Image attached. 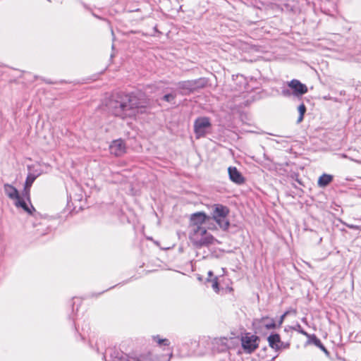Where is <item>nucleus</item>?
Returning a JSON list of instances; mask_svg holds the SVG:
<instances>
[{
  "instance_id": "13",
  "label": "nucleus",
  "mask_w": 361,
  "mask_h": 361,
  "mask_svg": "<svg viewBox=\"0 0 361 361\" xmlns=\"http://www.w3.org/2000/svg\"><path fill=\"white\" fill-rule=\"evenodd\" d=\"M333 178V176L330 174L324 173L321 176H319L317 180V185L321 188H324L332 182Z\"/></svg>"
},
{
  "instance_id": "27",
  "label": "nucleus",
  "mask_w": 361,
  "mask_h": 361,
  "mask_svg": "<svg viewBox=\"0 0 361 361\" xmlns=\"http://www.w3.org/2000/svg\"><path fill=\"white\" fill-rule=\"evenodd\" d=\"M301 333H302L303 335H305V336L308 337V338L310 336V334H307V332H305V331H301Z\"/></svg>"
},
{
  "instance_id": "17",
  "label": "nucleus",
  "mask_w": 361,
  "mask_h": 361,
  "mask_svg": "<svg viewBox=\"0 0 361 361\" xmlns=\"http://www.w3.org/2000/svg\"><path fill=\"white\" fill-rule=\"evenodd\" d=\"M298 111L300 113V116H299V117L298 118V123H300L303 120L304 115H305V111H306V107H305V105L304 104H301L298 106Z\"/></svg>"
},
{
  "instance_id": "23",
  "label": "nucleus",
  "mask_w": 361,
  "mask_h": 361,
  "mask_svg": "<svg viewBox=\"0 0 361 361\" xmlns=\"http://www.w3.org/2000/svg\"><path fill=\"white\" fill-rule=\"evenodd\" d=\"M348 227L351 229H356V230L361 229V228L359 226H356V225H353V224H348Z\"/></svg>"
},
{
  "instance_id": "22",
  "label": "nucleus",
  "mask_w": 361,
  "mask_h": 361,
  "mask_svg": "<svg viewBox=\"0 0 361 361\" xmlns=\"http://www.w3.org/2000/svg\"><path fill=\"white\" fill-rule=\"evenodd\" d=\"M319 349H321L327 356H329V350L325 348V346L322 344V343L318 346Z\"/></svg>"
},
{
  "instance_id": "1",
  "label": "nucleus",
  "mask_w": 361,
  "mask_h": 361,
  "mask_svg": "<svg viewBox=\"0 0 361 361\" xmlns=\"http://www.w3.org/2000/svg\"><path fill=\"white\" fill-rule=\"evenodd\" d=\"M105 106L111 115L122 120L135 118L139 114L145 112L149 106L146 99L132 93H116L106 101Z\"/></svg>"
},
{
  "instance_id": "7",
  "label": "nucleus",
  "mask_w": 361,
  "mask_h": 361,
  "mask_svg": "<svg viewBox=\"0 0 361 361\" xmlns=\"http://www.w3.org/2000/svg\"><path fill=\"white\" fill-rule=\"evenodd\" d=\"M269 346L275 351L286 350L290 348L289 342H283L281 336L277 334H271L267 338Z\"/></svg>"
},
{
  "instance_id": "15",
  "label": "nucleus",
  "mask_w": 361,
  "mask_h": 361,
  "mask_svg": "<svg viewBox=\"0 0 361 361\" xmlns=\"http://www.w3.org/2000/svg\"><path fill=\"white\" fill-rule=\"evenodd\" d=\"M35 180V177L32 176H28L26 178L24 190L27 196H29L30 188Z\"/></svg>"
},
{
  "instance_id": "2",
  "label": "nucleus",
  "mask_w": 361,
  "mask_h": 361,
  "mask_svg": "<svg viewBox=\"0 0 361 361\" xmlns=\"http://www.w3.org/2000/svg\"><path fill=\"white\" fill-rule=\"evenodd\" d=\"M209 221L210 216L203 212H197L190 215L189 238L195 247L198 248L209 247L217 241L204 226V224Z\"/></svg>"
},
{
  "instance_id": "26",
  "label": "nucleus",
  "mask_w": 361,
  "mask_h": 361,
  "mask_svg": "<svg viewBox=\"0 0 361 361\" xmlns=\"http://www.w3.org/2000/svg\"><path fill=\"white\" fill-rule=\"evenodd\" d=\"M226 289V290H228L230 293L233 291V288L232 287H230V286H227Z\"/></svg>"
},
{
  "instance_id": "14",
  "label": "nucleus",
  "mask_w": 361,
  "mask_h": 361,
  "mask_svg": "<svg viewBox=\"0 0 361 361\" xmlns=\"http://www.w3.org/2000/svg\"><path fill=\"white\" fill-rule=\"evenodd\" d=\"M208 275L209 278H207V281L211 282L212 288L214 290L216 293H219L220 290L219 287V281L217 277L214 276L212 278L213 276V273L212 271H209Z\"/></svg>"
},
{
  "instance_id": "11",
  "label": "nucleus",
  "mask_w": 361,
  "mask_h": 361,
  "mask_svg": "<svg viewBox=\"0 0 361 361\" xmlns=\"http://www.w3.org/2000/svg\"><path fill=\"white\" fill-rule=\"evenodd\" d=\"M257 322L262 328L267 330H274L277 329V324L274 319L268 316H264L257 320Z\"/></svg>"
},
{
  "instance_id": "5",
  "label": "nucleus",
  "mask_w": 361,
  "mask_h": 361,
  "mask_svg": "<svg viewBox=\"0 0 361 361\" xmlns=\"http://www.w3.org/2000/svg\"><path fill=\"white\" fill-rule=\"evenodd\" d=\"M206 86V82L204 79L200 78L194 80L182 81L178 83L180 94H189L199 89Z\"/></svg>"
},
{
  "instance_id": "18",
  "label": "nucleus",
  "mask_w": 361,
  "mask_h": 361,
  "mask_svg": "<svg viewBox=\"0 0 361 361\" xmlns=\"http://www.w3.org/2000/svg\"><path fill=\"white\" fill-rule=\"evenodd\" d=\"M128 361H154V360L151 356V354L149 353L147 356L141 355L140 359L132 357V358L128 360Z\"/></svg>"
},
{
  "instance_id": "3",
  "label": "nucleus",
  "mask_w": 361,
  "mask_h": 361,
  "mask_svg": "<svg viewBox=\"0 0 361 361\" xmlns=\"http://www.w3.org/2000/svg\"><path fill=\"white\" fill-rule=\"evenodd\" d=\"M212 209L210 220H214L219 227L224 231L228 230L230 226L228 219L230 212L228 207L221 204H215L212 206Z\"/></svg>"
},
{
  "instance_id": "21",
  "label": "nucleus",
  "mask_w": 361,
  "mask_h": 361,
  "mask_svg": "<svg viewBox=\"0 0 361 361\" xmlns=\"http://www.w3.org/2000/svg\"><path fill=\"white\" fill-rule=\"evenodd\" d=\"M164 100H165L166 102H171L172 100H173L175 99V95L172 94H165L163 97Z\"/></svg>"
},
{
  "instance_id": "8",
  "label": "nucleus",
  "mask_w": 361,
  "mask_h": 361,
  "mask_svg": "<svg viewBox=\"0 0 361 361\" xmlns=\"http://www.w3.org/2000/svg\"><path fill=\"white\" fill-rule=\"evenodd\" d=\"M110 153L115 157H121L126 153L127 147L124 140L118 139L112 141L109 146Z\"/></svg>"
},
{
  "instance_id": "25",
  "label": "nucleus",
  "mask_w": 361,
  "mask_h": 361,
  "mask_svg": "<svg viewBox=\"0 0 361 361\" xmlns=\"http://www.w3.org/2000/svg\"><path fill=\"white\" fill-rule=\"evenodd\" d=\"M208 229L210 230V231H216L217 230V227L216 226L212 224V225H210L208 226Z\"/></svg>"
},
{
  "instance_id": "9",
  "label": "nucleus",
  "mask_w": 361,
  "mask_h": 361,
  "mask_svg": "<svg viewBox=\"0 0 361 361\" xmlns=\"http://www.w3.org/2000/svg\"><path fill=\"white\" fill-rule=\"evenodd\" d=\"M288 86L293 90V94L297 97L305 94L308 91L307 87L296 79L288 82Z\"/></svg>"
},
{
  "instance_id": "4",
  "label": "nucleus",
  "mask_w": 361,
  "mask_h": 361,
  "mask_svg": "<svg viewBox=\"0 0 361 361\" xmlns=\"http://www.w3.org/2000/svg\"><path fill=\"white\" fill-rule=\"evenodd\" d=\"M240 340L241 346L246 353L251 354L259 348L260 342L259 337L250 332H246L242 334Z\"/></svg>"
},
{
  "instance_id": "16",
  "label": "nucleus",
  "mask_w": 361,
  "mask_h": 361,
  "mask_svg": "<svg viewBox=\"0 0 361 361\" xmlns=\"http://www.w3.org/2000/svg\"><path fill=\"white\" fill-rule=\"evenodd\" d=\"M15 200V204L16 207H22L24 210L28 211L26 202L20 197V195L18 196V198H16Z\"/></svg>"
},
{
  "instance_id": "10",
  "label": "nucleus",
  "mask_w": 361,
  "mask_h": 361,
  "mask_svg": "<svg viewBox=\"0 0 361 361\" xmlns=\"http://www.w3.org/2000/svg\"><path fill=\"white\" fill-rule=\"evenodd\" d=\"M228 176L231 181L242 185L245 182V178L242 173L235 166H229L228 169Z\"/></svg>"
},
{
  "instance_id": "19",
  "label": "nucleus",
  "mask_w": 361,
  "mask_h": 361,
  "mask_svg": "<svg viewBox=\"0 0 361 361\" xmlns=\"http://www.w3.org/2000/svg\"><path fill=\"white\" fill-rule=\"evenodd\" d=\"M154 340L157 342L159 345H169L170 342L166 338H160L159 336H154Z\"/></svg>"
},
{
  "instance_id": "28",
  "label": "nucleus",
  "mask_w": 361,
  "mask_h": 361,
  "mask_svg": "<svg viewBox=\"0 0 361 361\" xmlns=\"http://www.w3.org/2000/svg\"><path fill=\"white\" fill-rule=\"evenodd\" d=\"M226 340V338H224L223 339H219V341Z\"/></svg>"
},
{
  "instance_id": "12",
  "label": "nucleus",
  "mask_w": 361,
  "mask_h": 361,
  "mask_svg": "<svg viewBox=\"0 0 361 361\" xmlns=\"http://www.w3.org/2000/svg\"><path fill=\"white\" fill-rule=\"evenodd\" d=\"M4 191L6 194V195L11 200H16V198H18L19 193L17 189L13 187V185L10 184H5L4 186Z\"/></svg>"
},
{
  "instance_id": "20",
  "label": "nucleus",
  "mask_w": 361,
  "mask_h": 361,
  "mask_svg": "<svg viewBox=\"0 0 361 361\" xmlns=\"http://www.w3.org/2000/svg\"><path fill=\"white\" fill-rule=\"evenodd\" d=\"M309 339L310 341L314 345H315L317 347L319 346V345L322 343L320 339H319L314 334L310 335Z\"/></svg>"
},
{
  "instance_id": "24",
  "label": "nucleus",
  "mask_w": 361,
  "mask_h": 361,
  "mask_svg": "<svg viewBox=\"0 0 361 361\" xmlns=\"http://www.w3.org/2000/svg\"><path fill=\"white\" fill-rule=\"evenodd\" d=\"M286 315V313L283 314L281 317V318H280V321H279V324H277V328H279V327H280V326H281V325L282 324V323H283V319H284V318H285Z\"/></svg>"
},
{
  "instance_id": "6",
  "label": "nucleus",
  "mask_w": 361,
  "mask_h": 361,
  "mask_svg": "<svg viewBox=\"0 0 361 361\" xmlns=\"http://www.w3.org/2000/svg\"><path fill=\"white\" fill-rule=\"evenodd\" d=\"M212 126L208 117H198L194 122V132L197 138L204 137L207 130Z\"/></svg>"
}]
</instances>
